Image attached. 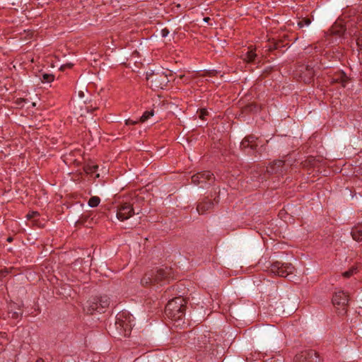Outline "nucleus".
Segmentation results:
<instances>
[{
    "label": "nucleus",
    "mask_w": 362,
    "mask_h": 362,
    "mask_svg": "<svg viewBox=\"0 0 362 362\" xmlns=\"http://www.w3.org/2000/svg\"><path fill=\"white\" fill-rule=\"evenodd\" d=\"M134 319L133 315L127 310L119 313L115 324V331L112 330V337L115 338L130 337Z\"/></svg>",
    "instance_id": "obj_1"
},
{
    "label": "nucleus",
    "mask_w": 362,
    "mask_h": 362,
    "mask_svg": "<svg viewBox=\"0 0 362 362\" xmlns=\"http://www.w3.org/2000/svg\"><path fill=\"white\" fill-rule=\"evenodd\" d=\"M185 302L182 298H175L167 303L165 308L166 316L175 322L182 320L185 313Z\"/></svg>",
    "instance_id": "obj_2"
},
{
    "label": "nucleus",
    "mask_w": 362,
    "mask_h": 362,
    "mask_svg": "<svg viewBox=\"0 0 362 362\" xmlns=\"http://www.w3.org/2000/svg\"><path fill=\"white\" fill-rule=\"evenodd\" d=\"M349 297L344 291L336 292L332 297V304L340 315H344L348 310Z\"/></svg>",
    "instance_id": "obj_3"
},
{
    "label": "nucleus",
    "mask_w": 362,
    "mask_h": 362,
    "mask_svg": "<svg viewBox=\"0 0 362 362\" xmlns=\"http://www.w3.org/2000/svg\"><path fill=\"white\" fill-rule=\"evenodd\" d=\"M146 80L154 88H164L169 82L168 75L163 72H152L146 74Z\"/></svg>",
    "instance_id": "obj_4"
},
{
    "label": "nucleus",
    "mask_w": 362,
    "mask_h": 362,
    "mask_svg": "<svg viewBox=\"0 0 362 362\" xmlns=\"http://www.w3.org/2000/svg\"><path fill=\"white\" fill-rule=\"evenodd\" d=\"M270 269L276 275L285 277L289 274L293 273L294 267L291 263L275 262L272 264Z\"/></svg>",
    "instance_id": "obj_5"
},
{
    "label": "nucleus",
    "mask_w": 362,
    "mask_h": 362,
    "mask_svg": "<svg viewBox=\"0 0 362 362\" xmlns=\"http://www.w3.org/2000/svg\"><path fill=\"white\" fill-rule=\"evenodd\" d=\"M294 362H321L318 354L312 349L305 350L296 355Z\"/></svg>",
    "instance_id": "obj_6"
},
{
    "label": "nucleus",
    "mask_w": 362,
    "mask_h": 362,
    "mask_svg": "<svg viewBox=\"0 0 362 362\" xmlns=\"http://www.w3.org/2000/svg\"><path fill=\"white\" fill-rule=\"evenodd\" d=\"M134 214V210L132 205L130 203H123L118 206L117 209V218L124 221L129 219Z\"/></svg>",
    "instance_id": "obj_7"
},
{
    "label": "nucleus",
    "mask_w": 362,
    "mask_h": 362,
    "mask_svg": "<svg viewBox=\"0 0 362 362\" xmlns=\"http://www.w3.org/2000/svg\"><path fill=\"white\" fill-rule=\"evenodd\" d=\"M215 180L214 175L210 171H202L196 173L192 176V182L196 185H203L209 182Z\"/></svg>",
    "instance_id": "obj_8"
},
{
    "label": "nucleus",
    "mask_w": 362,
    "mask_h": 362,
    "mask_svg": "<svg viewBox=\"0 0 362 362\" xmlns=\"http://www.w3.org/2000/svg\"><path fill=\"white\" fill-rule=\"evenodd\" d=\"M213 201L208 198H204L202 202H199L197 206V211L199 214H204L207 211H211L214 207Z\"/></svg>",
    "instance_id": "obj_9"
},
{
    "label": "nucleus",
    "mask_w": 362,
    "mask_h": 362,
    "mask_svg": "<svg viewBox=\"0 0 362 362\" xmlns=\"http://www.w3.org/2000/svg\"><path fill=\"white\" fill-rule=\"evenodd\" d=\"M257 138L253 135L245 136L240 144V147L243 149L250 148L251 149L254 150L257 146Z\"/></svg>",
    "instance_id": "obj_10"
},
{
    "label": "nucleus",
    "mask_w": 362,
    "mask_h": 362,
    "mask_svg": "<svg viewBox=\"0 0 362 362\" xmlns=\"http://www.w3.org/2000/svg\"><path fill=\"white\" fill-rule=\"evenodd\" d=\"M279 331L277 327L274 325H267L261 329L262 337L264 338H272L279 337L276 334Z\"/></svg>",
    "instance_id": "obj_11"
},
{
    "label": "nucleus",
    "mask_w": 362,
    "mask_h": 362,
    "mask_svg": "<svg viewBox=\"0 0 362 362\" xmlns=\"http://www.w3.org/2000/svg\"><path fill=\"white\" fill-rule=\"evenodd\" d=\"M86 311L87 313L90 315H93L95 313H103V311L100 310V305L99 303H98V297H95L88 302Z\"/></svg>",
    "instance_id": "obj_12"
},
{
    "label": "nucleus",
    "mask_w": 362,
    "mask_h": 362,
    "mask_svg": "<svg viewBox=\"0 0 362 362\" xmlns=\"http://www.w3.org/2000/svg\"><path fill=\"white\" fill-rule=\"evenodd\" d=\"M170 275V270L168 268L159 269L154 272V282L159 283L167 279Z\"/></svg>",
    "instance_id": "obj_13"
},
{
    "label": "nucleus",
    "mask_w": 362,
    "mask_h": 362,
    "mask_svg": "<svg viewBox=\"0 0 362 362\" xmlns=\"http://www.w3.org/2000/svg\"><path fill=\"white\" fill-rule=\"evenodd\" d=\"M8 315L9 317L16 320L22 315V312L16 304L11 303L8 306Z\"/></svg>",
    "instance_id": "obj_14"
},
{
    "label": "nucleus",
    "mask_w": 362,
    "mask_h": 362,
    "mask_svg": "<svg viewBox=\"0 0 362 362\" xmlns=\"http://www.w3.org/2000/svg\"><path fill=\"white\" fill-rule=\"evenodd\" d=\"M284 165V161L278 160L274 161L269 167L267 168V172L269 173H280Z\"/></svg>",
    "instance_id": "obj_15"
},
{
    "label": "nucleus",
    "mask_w": 362,
    "mask_h": 362,
    "mask_svg": "<svg viewBox=\"0 0 362 362\" xmlns=\"http://www.w3.org/2000/svg\"><path fill=\"white\" fill-rule=\"evenodd\" d=\"M141 284L143 286H148L156 284V282H154V272L151 271L145 274V275L141 279Z\"/></svg>",
    "instance_id": "obj_16"
},
{
    "label": "nucleus",
    "mask_w": 362,
    "mask_h": 362,
    "mask_svg": "<svg viewBox=\"0 0 362 362\" xmlns=\"http://www.w3.org/2000/svg\"><path fill=\"white\" fill-rule=\"evenodd\" d=\"M98 303L100 305V310L104 313L105 310L110 305V298L106 295L98 297Z\"/></svg>",
    "instance_id": "obj_17"
},
{
    "label": "nucleus",
    "mask_w": 362,
    "mask_h": 362,
    "mask_svg": "<svg viewBox=\"0 0 362 362\" xmlns=\"http://www.w3.org/2000/svg\"><path fill=\"white\" fill-rule=\"evenodd\" d=\"M351 235L356 241L362 240V224H358L352 229Z\"/></svg>",
    "instance_id": "obj_18"
},
{
    "label": "nucleus",
    "mask_w": 362,
    "mask_h": 362,
    "mask_svg": "<svg viewBox=\"0 0 362 362\" xmlns=\"http://www.w3.org/2000/svg\"><path fill=\"white\" fill-rule=\"evenodd\" d=\"M302 68L305 69L304 75L305 77H307V78H305L303 79L305 83H310L314 76L313 69L308 65L306 66H302Z\"/></svg>",
    "instance_id": "obj_19"
},
{
    "label": "nucleus",
    "mask_w": 362,
    "mask_h": 362,
    "mask_svg": "<svg viewBox=\"0 0 362 362\" xmlns=\"http://www.w3.org/2000/svg\"><path fill=\"white\" fill-rule=\"evenodd\" d=\"M334 81L337 83H341L343 87H345L348 78L344 72H339L335 74Z\"/></svg>",
    "instance_id": "obj_20"
},
{
    "label": "nucleus",
    "mask_w": 362,
    "mask_h": 362,
    "mask_svg": "<svg viewBox=\"0 0 362 362\" xmlns=\"http://www.w3.org/2000/svg\"><path fill=\"white\" fill-rule=\"evenodd\" d=\"M257 54L255 52V49H251L250 50H248L245 55L243 57V59L245 60L247 62H252L255 60Z\"/></svg>",
    "instance_id": "obj_21"
},
{
    "label": "nucleus",
    "mask_w": 362,
    "mask_h": 362,
    "mask_svg": "<svg viewBox=\"0 0 362 362\" xmlns=\"http://www.w3.org/2000/svg\"><path fill=\"white\" fill-rule=\"evenodd\" d=\"M358 272V267L356 266H352L349 270L344 272L342 274V276L344 278H350L351 276H353L354 274L357 273Z\"/></svg>",
    "instance_id": "obj_22"
},
{
    "label": "nucleus",
    "mask_w": 362,
    "mask_h": 362,
    "mask_svg": "<svg viewBox=\"0 0 362 362\" xmlns=\"http://www.w3.org/2000/svg\"><path fill=\"white\" fill-rule=\"evenodd\" d=\"M100 202V199L98 197L93 196L88 200V204L90 207H96L99 205Z\"/></svg>",
    "instance_id": "obj_23"
},
{
    "label": "nucleus",
    "mask_w": 362,
    "mask_h": 362,
    "mask_svg": "<svg viewBox=\"0 0 362 362\" xmlns=\"http://www.w3.org/2000/svg\"><path fill=\"white\" fill-rule=\"evenodd\" d=\"M98 168L97 165H86L84 167V170L87 174L93 175L97 171Z\"/></svg>",
    "instance_id": "obj_24"
},
{
    "label": "nucleus",
    "mask_w": 362,
    "mask_h": 362,
    "mask_svg": "<svg viewBox=\"0 0 362 362\" xmlns=\"http://www.w3.org/2000/svg\"><path fill=\"white\" fill-rule=\"evenodd\" d=\"M54 79V76L53 74H47V73H44L42 74L41 80H42V82H43V83H50V82L53 81Z\"/></svg>",
    "instance_id": "obj_25"
},
{
    "label": "nucleus",
    "mask_w": 362,
    "mask_h": 362,
    "mask_svg": "<svg viewBox=\"0 0 362 362\" xmlns=\"http://www.w3.org/2000/svg\"><path fill=\"white\" fill-rule=\"evenodd\" d=\"M153 115V111H146L139 119L140 122H146L148 118Z\"/></svg>",
    "instance_id": "obj_26"
},
{
    "label": "nucleus",
    "mask_w": 362,
    "mask_h": 362,
    "mask_svg": "<svg viewBox=\"0 0 362 362\" xmlns=\"http://www.w3.org/2000/svg\"><path fill=\"white\" fill-rule=\"evenodd\" d=\"M310 23H311L310 18H302V20H300V21H298V25L300 28H303L304 25H309Z\"/></svg>",
    "instance_id": "obj_27"
},
{
    "label": "nucleus",
    "mask_w": 362,
    "mask_h": 362,
    "mask_svg": "<svg viewBox=\"0 0 362 362\" xmlns=\"http://www.w3.org/2000/svg\"><path fill=\"white\" fill-rule=\"evenodd\" d=\"M218 71L216 70L206 71L202 76H214L217 74Z\"/></svg>",
    "instance_id": "obj_28"
},
{
    "label": "nucleus",
    "mask_w": 362,
    "mask_h": 362,
    "mask_svg": "<svg viewBox=\"0 0 362 362\" xmlns=\"http://www.w3.org/2000/svg\"><path fill=\"white\" fill-rule=\"evenodd\" d=\"M356 44L360 51L362 52V33L356 40Z\"/></svg>",
    "instance_id": "obj_29"
},
{
    "label": "nucleus",
    "mask_w": 362,
    "mask_h": 362,
    "mask_svg": "<svg viewBox=\"0 0 362 362\" xmlns=\"http://www.w3.org/2000/svg\"><path fill=\"white\" fill-rule=\"evenodd\" d=\"M39 216V213L37 211H32L31 213H28L26 215V218L28 219H31V218H35V216Z\"/></svg>",
    "instance_id": "obj_30"
},
{
    "label": "nucleus",
    "mask_w": 362,
    "mask_h": 362,
    "mask_svg": "<svg viewBox=\"0 0 362 362\" xmlns=\"http://www.w3.org/2000/svg\"><path fill=\"white\" fill-rule=\"evenodd\" d=\"M208 115V111L206 109H201L200 110V115L199 118L202 119H204V117L206 115Z\"/></svg>",
    "instance_id": "obj_31"
},
{
    "label": "nucleus",
    "mask_w": 362,
    "mask_h": 362,
    "mask_svg": "<svg viewBox=\"0 0 362 362\" xmlns=\"http://www.w3.org/2000/svg\"><path fill=\"white\" fill-rule=\"evenodd\" d=\"M139 122V120L138 121V120H132L131 119H126L125 124L127 125H134V124H138Z\"/></svg>",
    "instance_id": "obj_32"
},
{
    "label": "nucleus",
    "mask_w": 362,
    "mask_h": 362,
    "mask_svg": "<svg viewBox=\"0 0 362 362\" xmlns=\"http://www.w3.org/2000/svg\"><path fill=\"white\" fill-rule=\"evenodd\" d=\"M344 31H345V30H344V28L343 27H341L339 30H335V27H334L333 30H332V32L334 33H337L339 35H342L344 33Z\"/></svg>",
    "instance_id": "obj_33"
},
{
    "label": "nucleus",
    "mask_w": 362,
    "mask_h": 362,
    "mask_svg": "<svg viewBox=\"0 0 362 362\" xmlns=\"http://www.w3.org/2000/svg\"><path fill=\"white\" fill-rule=\"evenodd\" d=\"M87 91V89L86 88H83V90H80L78 91V95L79 98H82L85 95V92Z\"/></svg>",
    "instance_id": "obj_34"
},
{
    "label": "nucleus",
    "mask_w": 362,
    "mask_h": 362,
    "mask_svg": "<svg viewBox=\"0 0 362 362\" xmlns=\"http://www.w3.org/2000/svg\"><path fill=\"white\" fill-rule=\"evenodd\" d=\"M8 273V271L7 269H1L0 270V279L5 277L7 274Z\"/></svg>",
    "instance_id": "obj_35"
},
{
    "label": "nucleus",
    "mask_w": 362,
    "mask_h": 362,
    "mask_svg": "<svg viewBox=\"0 0 362 362\" xmlns=\"http://www.w3.org/2000/svg\"><path fill=\"white\" fill-rule=\"evenodd\" d=\"M72 66H73V64H71V63H68V64H66L62 65V66L60 67V70L64 71L66 68H71Z\"/></svg>",
    "instance_id": "obj_36"
},
{
    "label": "nucleus",
    "mask_w": 362,
    "mask_h": 362,
    "mask_svg": "<svg viewBox=\"0 0 362 362\" xmlns=\"http://www.w3.org/2000/svg\"><path fill=\"white\" fill-rule=\"evenodd\" d=\"M168 34H169V30H168V29H167V28H163V29L161 30V35H162V37H166Z\"/></svg>",
    "instance_id": "obj_37"
},
{
    "label": "nucleus",
    "mask_w": 362,
    "mask_h": 362,
    "mask_svg": "<svg viewBox=\"0 0 362 362\" xmlns=\"http://www.w3.org/2000/svg\"><path fill=\"white\" fill-rule=\"evenodd\" d=\"M7 334L6 332H0V339H5L7 338Z\"/></svg>",
    "instance_id": "obj_38"
},
{
    "label": "nucleus",
    "mask_w": 362,
    "mask_h": 362,
    "mask_svg": "<svg viewBox=\"0 0 362 362\" xmlns=\"http://www.w3.org/2000/svg\"><path fill=\"white\" fill-rule=\"evenodd\" d=\"M206 333L207 334H204L205 338L211 339L214 337V336L211 335V333L210 332H206Z\"/></svg>",
    "instance_id": "obj_39"
},
{
    "label": "nucleus",
    "mask_w": 362,
    "mask_h": 362,
    "mask_svg": "<svg viewBox=\"0 0 362 362\" xmlns=\"http://www.w3.org/2000/svg\"><path fill=\"white\" fill-rule=\"evenodd\" d=\"M90 107H92V106H90V107H86V110H87V112H92L93 110H97V109H98V107H93V108H92V109H90Z\"/></svg>",
    "instance_id": "obj_40"
},
{
    "label": "nucleus",
    "mask_w": 362,
    "mask_h": 362,
    "mask_svg": "<svg viewBox=\"0 0 362 362\" xmlns=\"http://www.w3.org/2000/svg\"><path fill=\"white\" fill-rule=\"evenodd\" d=\"M35 362H44V360L42 358H39Z\"/></svg>",
    "instance_id": "obj_41"
},
{
    "label": "nucleus",
    "mask_w": 362,
    "mask_h": 362,
    "mask_svg": "<svg viewBox=\"0 0 362 362\" xmlns=\"http://www.w3.org/2000/svg\"><path fill=\"white\" fill-rule=\"evenodd\" d=\"M209 20H210V18H209V17H205V18H204V21L205 22H209Z\"/></svg>",
    "instance_id": "obj_42"
},
{
    "label": "nucleus",
    "mask_w": 362,
    "mask_h": 362,
    "mask_svg": "<svg viewBox=\"0 0 362 362\" xmlns=\"http://www.w3.org/2000/svg\"><path fill=\"white\" fill-rule=\"evenodd\" d=\"M178 77L180 78V79H183L185 78V75L184 74H180V75H179Z\"/></svg>",
    "instance_id": "obj_43"
},
{
    "label": "nucleus",
    "mask_w": 362,
    "mask_h": 362,
    "mask_svg": "<svg viewBox=\"0 0 362 362\" xmlns=\"http://www.w3.org/2000/svg\"><path fill=\"white\" fill-rule=\"evenodd\" d=\"M12 240H13V238L11 237H9V238H7V241L8 242H11Z\"/></svg>",
    "instance_id": "obj_44"
},
{
    "label": "nucleus",
    "mask_w": 362,
    "mask_h": 362,
    "mask_svg": "<svg viewBox=\"0 0 362 362\" xmlns=\"http://www.w3.org/2000/svg\"><path fill=\"white\" fill-rule=\"evenodd\" d=\"M22 332H26V333H28V331L27 329H22Z\"/></svg>",
    "instance_id": "obj_45"
}]
</instances>
